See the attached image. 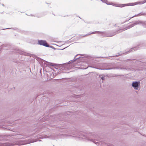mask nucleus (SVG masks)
I'll return each instance as SVG.
<instances>
[{
    "instance_id": "7",
    "label": "nucleus",
    "mask_w": 146,
    "mask_h": 146,
    "mask_svg": "<svg viewBox=\"0 0 146 146\" xmlns=\"http://www.w3.org/2000/svg\"><path fill=\"white\" fill-rule=\"evenodd\" d=\"M136 48H132L130 49L128 51V52H133V51H135V49Z\"/></svg>"
},
{
    "instance_id": "5",
    "label": "nucleus",
    "mask_w": 146,
    "mask_h": 146,
    "mask_svg": "<svg viewBox=\"0 0 146 146\" xmlns=\"http://www.w3.org/2000/svg\"><path fill=\"white\" fill-rule=\"evenodd\" d=\"M107 4H108V3H106ZM110 5H112L113 6L122 7H123L125 6H128V4H114L112 3H111V4H110Z\"/></svg>"
},
{
    "instance_id": "18",
    "label": "nucleus",
    "mask_w": 146,
    "mask_h": 146,
    "mask_svg": "<svg viewBox=\"0 0 146 146\" xmlns=\"http://www.w3.org/2000/svg\"><path fill=\"white\" fill-rule=\"evenodd\" d=\"M67 66H68V64H67Z\"/></svg>"
},
{
    "instance_id": "16",
    "label": "nucleus",
    "mask_w": 146,
    "mask_h": 146,
    "mask_svg": "<svg viewBox=\"0 0 146 146\" xmlns=\"http://www.w3.org/2000/svg\"><path fill=\"white\" fill-rule=\"evenodd\" d=\"M3 140L1 139H0V141H2Z\"/></svg>"
},
{
    "instance_id": "2",
    "label": "nucleus",
    "mask_w": 146,
    "mask_h": 146,
    "mask_svg": "<svg viewBox=\"0 0 146 146\" xmlns=\"http://www.w3.org/2000/svg\"><path fill=\"white\" fill-rule=\"evenodd\" d=\"M139 24H141L144 27H146V21H135L133 24L129 26L128 27H127V28L126 29H129L133 27L134 26Z\"/></svg>"
},
{
    "instance_id": "3",
    "label": "nucleus",
    "mask_w": 146,
    "mask_h": 146,
    "mask_svg": "<svg viewBox=\"0 0 146 146\" xmlns=\"http://www.w3.org/2000/svg\"><path fill=\"white\" fill-rule=\"evenodd\" d=\"M38 43L40 45H43L46 47H48L49 46V45L45 40H39L38 41Z\"/></svg>"
},
{
    "instance_id": "12",
    "label": "nucleus",
    "mask_w": 146,
    "mask_h": 146,
    "mask_svg": "<svg viewBox=\"0 0 146 146\" xmlns=\"http://www.w3.org/2000/svg\"><path fill=\"white\" fill-rule=\"evenodd\" d=\"M136 16V15H135L133 16L132 17H131V18L129 19H129H131V18H132L133 17H135Z\"/></svg>"
},
{
    "instance_id": "11",
    "label": "nucleus",
    "mask_w": 146,
    "mask_h": 146,
    "mask_svg": "<svg viewBox=\"0 0 146 146\" xmlns=\"http://www.w3.org/2000/svg\"><path fill=\"white\" fill-rule=\"evenodd\" d=\"M101 79L102 80H104V77H101Z\"/></svg>"
},
{
    "instance_id": "6",
    "label": "nucleus",
    "mask_w": 146,
    "mask_h": 146,
    "mask_svg": "<svg viewBox=\"0 0 146 146\" xmlns=\"http://www.w3.org/2000/svg\"><path fill=\"white\" fill-rule=\"evenodd\" d=\"M47 62L48 63V64H46V65L48 66H54V64L48 62Z\"/></svg>"
},
{
    "instance_id": "15",
    "label": "nucleus",
    "mask_w": 146,
    "mask_h": 146,
    "mask_svg": "<svg viewBox=\"0 0 146 146\" xmlns=\"http://www.w3.org/2000/svg\"><path fill=\"white\" fill-rule=\"evenodd\" d=\"M70 67H68V69H70Z\"/></svg>"
},
{
    "instance_id": "14",
    "label": "nucleus",
    "mask_w": 146,
    "mask_h": 146,
    "mask_svg": "<svg viewBox=\"0 0 146 146\" xmlns=\"http://www.w3.org/2000/svg\"><path fill=\"white\" fill-rule=\"evenodd\" d=\"M79 97V96H76V97L78 98Z\"/></svg>"
},
{
    "instance_id": "4",
    "label": "nucleus",
    "mask_w": 146,
    "mask_h": 146,
    "mask_svg": "<svg viewBox=\"0 0 146 146\" xmlns=\"http://www.w3.org/2000/svg\"><path fill=\"white\" fill-rule=\"evenodd\" d=\"M140 85V82H133L132 84V86L136 90H138V86Z\"/></svg>"
},
{
    "instance_id": "10",
    "label": "nucleus",
    "mask_w": 146,
    "mask_h": 146,
    "mask_svg": "<svg viewBox=\"0 0 146 146\" xmlns=\"http://www.w3.org/2000/svg\"><path fill=\"white\" fill-rule=\"evenodd\" d=\"M120 68L119 67H116V68H112V69H119ZM120 68L121 69H123L122 68Z\"/></svg>"
},
{
    "instance_id": "17",
    "label": "nucleus",
    "mask_w": 146,
    "mask_h": 146,
    "mask_svg": "<svg viewBox=\"0 0 146 146\" xmlns=\"http://www.w3.org/2000/svg\"><path fill=\"white\" fill-rule=\"evenodd\" d=\"M45 136V137H46V136ZM44 138H46V137H44Z\"/></svg>"
},
{
    "instance_id": "9",
    "label": "nucleus",
    "mask_w": 146,
    "mask_h": 146,
    "mask_svg": "<svg viewBox=\"0 0 146 146\" xmlns=\"http://www.w3.org/2000/svg\"><path fill=\"white\" fill-rule=\"evenodd\" d=\"M100 33V34H103V32H100V31H95V32H93L92 33Z\"/></svg>"
},
{
    "instance_id": "8",
    "label": "nucleus",
    "mask_w": 146,
    "mask_h": 146,
    "mask_svg": "<svg viewBox=\"0 0 146 146\" xmlns=\"http://www.w3.org/2000/svg\"><path fill=\"white\" fill-rule=\"evenodd\" d=\"M75 60H76L74 59V60H70L69 62V63H68V64H70V63H71L72 62H74V61H75Z\"/></svg>"
},
{
    "instance_id": "13",
    "label": "nucleus",
    "mask_w": 146,
    "mask_h": 146,
    "mask_svg": "<svg viewBox=\"0 0 146 146\" xmlns=\"http://www.w3.org/2000/svg\"><path fill=\"white\" fill-rule=\"evenodd\" d=\"M145 2H146V0H145L144 1H143V3H142L143 4V3H145Z\"/></svg>"
},
{
    "instance_id": "1",
    "label": "nucleus",
    "mask_w": 146,
    "mask_h": 146,
    "mask_svg": "<svg viewBox=\"0 0 146 146\" xmlns=\"http://www.w3.org/2000/svg\"><path fill=\"white\" fill-rule=\"evenodd\" d=\"M35 141L33 140H29L24 143L23 142H13L11 143H1L0 142V146H9L13 145H21L25 144H27L32 142H35Z\"/></svg>"
}]
</instances>
